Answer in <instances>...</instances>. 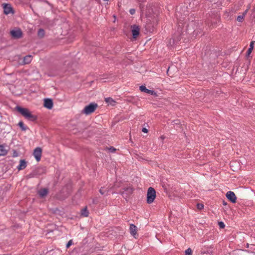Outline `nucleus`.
I'll return each instance as SVG.
<instances>
[{
  "instance_id": "nucleus-1",
  "label": "nucleus",
  "mask_w": 255,
  "mask_h": 255,
  "mask_svg": "<svg viewBox=\"0 0 255 255\" xmlns=\"http://www.w3.org/2000/svg\"><path fill=\"white\" fill-rule=\"evenodd\" d=\"M16 109L25 118L29 121H34L37 119V117L35 115L31 114L30 112L27 109L23 108L17 106L16 107Z\"/></svg>"
},
{
  "instance_id": "nucleus-2",
  "label": "nucleus",
  "mask_w": 255,
  "mask_h": 255,
  "mask_svg": "<svg viewBox=\"0 0 255 255\" xmlns=\"http://www.w3.org/2000/svg\"><path fill=\"white\" fill-rule=\"evenodd\" d=\"M156 197V192L152 187H149L148 189L147 193V203L151 204L153 202Z\"/></svg>"
},
{
  "instance_id": "nucleus-3",
  "label": "nucleus",
  "mask_w": 255,
  "mask_h": 255,
  "mask_svg": "<svg viewBox=\"0 0 255 255\" xmlns=\"http://www.w3.org/2000/svg\"><path fill=\"white\" fill-rule=\"evenodd\" d=\"M97 107L98 105L97 104L91 103L84 108V110H83V113L86 115H89L93 113Z\"/></svg>"
},
{
  "instance_id": "nucleus-4",
  "label": "nucleus",
  "mask_w": 255,
  "mask_h": 255,
  "mask_svg": "<svg viewBox=\"0 0 255 255\" xmlns=\"http://www.w3.org/2000/svg\"><path fill=\"white\" fill-rule=\"evenodd\" d=\"M130 29L133 38L136 39L139 34L140 27L134 24L131 26Z\"/></svg>"
},
{
  "instance_id": "nucleus-5",
  "label": "nucleus",
  "mask_w": 255,
  "mask_h": 255,
  "mask_svg": "<svg viewBox=\"0 0 255 255\" xmlns=\"http://www.w3.org/2000/svg\"><path fill=\"white\" fill-rule=\"evenodd\" d=\"M123 196L126 198L132 193V188L130 186L123 188V191L120 192Z\"/></svg>"
},
{
  "instance_id": "nucleus-6",
  "label": "nucleus",
  "mask_w": 255,
  "mask_h": 255,
  "mask_svg": "<svg viewBox=\"0 0 255 255\" xmlns=\"http://www.w3.org/2000/svg\"><path fill=\"white\" fill-rule=\"evenodd\" d=\"M33 154L36 161L38 162L41 159L42 149L40 147H36L34 150Z\"/></svg>"
},
{
  "instance_id": "nucleus-7",
  "label": "nucleus",
  "mask_w": 255,
  "mask_h": 255,
  "mask_svg": "<svg viewBox=\"0 0 255 255\" xmlns=\"http://www.w3.org/2000/svg\"><path fill=\"white\" fill-rule=\"evenodd\" d=\"M10 34L14 38H19L22 36V31L19 29L11 30Z\"/></svg>"
},
{
  "instance_id": "nucleus-8",
  "label": "nucleus",
  "mask_w": 255,
  "mask_h": 255,
  "mask_svg": "<svg viewBox=\"0 0 255 255\" xmlns=\"http://www.w3.org/2000/svg\"><path fill=\"white\" fill-rule=\"evenodd\" d=\"M139 89L142 92H144L147 94H150L151 95H153L156 97H157L158 96L157 94L155 92H154V91H152V90L147 89L145 87V86H144L143 85L140 86Z\"/></svg>"
},
{
  "instance_id": "nucleus-9",
  "label": "nucleus",
  "mask_w": 255,
  "mask_h": 255,
  "mask_svg": "<svg viewBox=\"0 0 255 255\" xmlns=\"http://www.w3.org/2000/svg\"><path fill=\"white\" fill-rule=\"evenodd\" d=\"M227 198L232 203H236L237 197L235 194L232 191H228L226 194Z\"/></svg>"
},
{
  "instance_id": "nucleus-10",
  "label": "nucleus",
  "mask_w": 255,
  "mask_h": 255,
  "mask_svg": "<svg viewBox=\"0 0 255 255\" xmlns=\"http://www.w3.org/2000/svg\"><path fill=\"white\" fill-rule=\"evenodd\" d=\"M53 102L52 100L46 99L44 100V106L48 109H51L53 107Z\"/></svg>"
},
{
  "instance_id": "nucleus-11",
  "label": "nucleus",
  "mask_w": 255,
  "mask_h": 255,
  "mask_svg": "<svg viewBox=\"0 0 255 255\" xmlns=\"http://www.w3.org/2000/svg\"><path fill=\"white\" fill-rule=\"evenodd\" d=\"M2 5L3 11L5 14H8L12 12V7L10 4L5 3Z\"/></svg>"
},
{
  "instance_id": "nucleus-12",
  "label": "nucleus",
  "mask_w": 255,
  "mask_h": 255,
  "mask_svg": "<svg viewBox=\"0 0 255 255\" xmlns=\"http://www.w3.org/2000/svg\"><path fill=\"white\" fill-rule=\"evenodd\" d=\"M27 166V162L24 159H21L19 161V164L17 167V169L19 171L23 170Z\"/></svg>"
},
{
  "instance_id": "nucleus-13",
  "label": "nucleus",
  "mask_w": 255,
  "mask_h": 255,
  "mask_svg": "<svg viewBox=\"0 0 255 255\" xmlns=\"http://www.w3.org/2000/svg\"><path fill=\"white\" fill-rule=\"evenodd\" d=\"M129 231L131 235H132L135 238H136V235L137 233V227L133 225L130 224L129 227Z\"/></svg>"
},
{
  "instance_id": "nucleus-14",
  "label": "nucleus",
  "mask_w": 255,
  "mask_h": 255,
  "mask_svg": "<svg viewBox=\"0 0 255 255\" xmlns=\"http://www.w3.org/2000/svg\"><path fill=\"white\" fill-rule=\"evenodd\" d=\"M32 57L31 55H27L23 58V61H22V62L21 64L23 65L29 64L31 62V61H32Z\"/></svg>"
},
{
  "instance_id": "nucleus-15",
  "label": "nucleus",
  "mask_w": 255,
  "mask_h": 255,
  "mask_svg": "<svg viewBox=\"0 0 255 255\" xmlns=\"http://www.w3.org/2000/svg\"><path fill=\"white\" fill-rule=\"evenodd\" d=\"M105 101L109 105H111L112 106H114L116 104V102L114 100H113L112 98H110V97L106 98L105 99Z\"/></svg>"
},
{
  "instance_id": "nucleus-16",
  "label": "nucleus",
  "mask_w": 255,
  "mask_h": 255,
  "mask_svg": "<svg viewBox=\"0 0 255 255\" xmlns=\"http://www.w3.org/2000/svg\"><path fill=\"white\" fill-rule=\"evenodd\" d=\"M7 153V150L3 145H0V156L5 155Z\"/></svg>"
},
{
  "instance_id": "nucleus-17",
  "label": "nucleus",
  "mask_w": 255,
  "mask_h": 255,
  "mask_svg": "<svg viewBox=\"0 0 255 255\" xmlns=\"http://www.w3.org/2000/svg\"><path fill=\"white\" fill-rule=\"evenodd\" d=\"M255 42L254 41H252L251 42L250 44V47L248 49L247 52V56H249L251 53L252 52V51L254 49V44Z\"/></svg>"
},
{
  "instance_id": "nucleus-18",
  "label": "nucleus",
  "mask_w": 255,
  "mask_h": 255,
  "mask_svg": "<svg viewBox=\"0 0 255 255\" xmlns=\"http://www.w3.org/2000/svg\"><path fill=\"white\" fill-rule=\"evenodd\" d=\"M47 193L48 191L45 188L42 189L38 191V194L39 196L41 197L45 196L47 195Z\"/></svg>"
},
{
  "instance_id": "nucleus-19",
  "label": "nucleus",
  "mask_w": 255,
  "mask_h": 255,
  "mask_svg": "<svg viewBox=\"0 0 255 255\" xmlns=\"http://www.w3.org/2000/svg\"><path fill=\"white\" fill-rule=\"evenodd\" d=\"M81 215L84 217H88L89 215V212L87 210V207H85L81 210Z\"/></svg>"
},
{
  "instance_id": "nucleus-20",
  "label": "nucleus",
  "mask_w": 255,
  "mask_h": 255,
  "mask_svg": "<svg viewBox=\"0 0 255 255\" xmlns=\"http://www.w3.org/2000/svg\"><path fill=\"white\" fill-rule=\"evenodd\" d=\"M247 10H246V11L242 15H239L237 17V20L239 22L242 21L244 18L245 14L247 13Z\"/></svg>"
},
{
  "instance_id": "nucleus-21",
  "label": "nucleus",
  "mask_w": 255,
  "mask_h": 255,
  "mask_svg": "<svg viewBox=\"0 0 255 255\" xmlns=\"http://www.w3.org/2000/svg\"><path fill=\"white\" fill-rule=\"evenodd\" d=\"M38 36L40 37V38H42L44 36V31L43 29H40L38 31Z\"/></svg>"
},
{
  "instance_id": "nucleus-22",
  "label": "nucleus",
  "mask_w": 255,
  "mask_h": 255,
  "mask_svg": "<svg viewBox=\"0 0 255 255\" xmlns=\"http://www.w3.org/2000/svg\"><path fill=\"white\" fill-rule=\"evenodd\" d=\"M18 125L22 130H25L26 129V128L24 127V124L22 122H19Z\"/></svg>"
},
{
  "instance_id": "nucleus-23",
  "label": "nucleus",
  "mask_w": 255,
  "mask_h": 255,
  "mask_svg": "<svg viewBox=\"0 0 255 255\" xmlns=\"http://www.w3.org/2000/svg\"><path fill=\"white\" fill-rule=\"evenodd\" d=\"M192 251L190 248H188L185 251V255H192Z\"/></svg>"
},
{
  "instance_id": "nucleus-24",
  "label": "nucleus",
  "mask_w": 255,
  "mask_h": 255,
  "mask_svg": "<svg viewBox=\"0 0 255 255\" xmlns=\"http://www.w3.org/2000/svg\"><path fill=\"white\" fill-rule=\"evenodd\" d=\"M99 192H100V193L102 195H104V194H105L106 192H108V190H105V189H104V188H101L100 189Z\"/></svg>"
},
{
  "instance_id": "nucleus-25",
  "label": "nucleus",
  "mask_w": 255,
  "mask_h": 255,
  "mask_svg": "<svg viewBox=\"0 0 255 255\" xmlns=\"http://www.w3.org/2000/svg\"><path fill=\"white\" fill-rule=\"evenodd\" d=\"M219 227H220L221 228H222V229L224 228H225V225L224 223L223 222H220L219 223Z\"/></svg>"
},
{
  "instance_id": "nucleus-26",
  "label": "nucleus",
  "mask_w": 255,
  "mask_h": 255,
  "mask_svg": "<svg viewBox=\"0 0 255 255\" xmlns=\"http://www.w3.org/2000/svg\"><path fill=\"white\" fill-rule=\"evenodd\" d=\"M204 205L202 204H197V208L199 210H201L203 208Z\"/></svg>"
},
{
  "instance_id": "nucleus-27",
  "label": "nucleus",
  "mask_w": 255,
  "mask_h": 255,
  "mask_svg": "<svg viewBox=\"0 0 255 255\" xmlns=\"http://www.w3.org/2000/svg\"><path fill=\"white\" fill-rule=\"evenodd\" d=\"M72 240H70L66 245V248H68L72 245Z\"/></svg>"
},
{
  "instance_id": "nucleus-28",
  "label": "nucleus",
  "mask_w": 255,
  "mask_h": 255,
  "mask_svg": "<svg viewBox=\"0 0 255 255\" xmlns=\"http://www.w3.org/2000/svg\"><path fill=\"white\" fill-rule=\"evenodd\" d=\"M135 10L134 9L132 8L129 10V13L132 15L134 14L135 13Z\"/></svg>"
},
{
  "instance_id": "nucleus-29",
  "label": "nucleus",
  "mask_w": 255,
  "mask_h": 255,
  "mask_svg": "<svg viewBox=\"0 0 255 255\" xmlns=\"http://www.w3.org/2000/svg\"><path fill=\"white\" fill-rule=\"evenodd\" d=\"M109 150L112 152H114L116 151V149L112 147L109 148Z\"/></svg>"
},
{
  "instance_id": "nucleus-30",
  "label": "nucleus",
  "mask_w": 255,
  "mask_h": 255,
  "mask_svg": "<svg viewBox=\"0 0 255 255\" xmlns=\"http://www.w3.org/2000/svg\"><path fill=\"white\" fill-rule=\"evenodd\" d=\"M142 132H143L144 133H147L148 131V130L146 128H144L142 129Z\"/></svg>"
},
{
  "instance_id": "nucleus-31",
  "label": "nucleus",
  "mask_w": 255,
  "mask_h": 255,
  "mask_svg": "<svg viewBox=\"0 0 255 255\" xmlns=\"http://www.w3.org/2000/svg\"><path fill=\"white\" fill-rule=\"evenodd\" d=\"M115 187H119V185L118 183H116L115 184Z\"/></svg>"
}]
</instances>
